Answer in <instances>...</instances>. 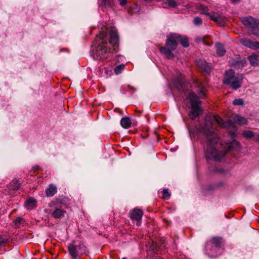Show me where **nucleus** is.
Segmentation results:
<instances>
[{
  "mask_svg": "<svg viewBox=\"0 0 259 259\" xmlns=\"http://www.w3.org/2000/svg\"><path fill=\"white\" fill-rule=\"evenodd\" d=\"M194 23L195 25H198L201 24L202 23V19L198 17H195L194 19Z\"/></svg>",
  "mask_w": 259,
  "mask_h": 259,
  "instance_id": "473e14b6",
  "label": "nucleus"
},
{
  "mask_svg": "<svg viewBox=\"0 0 259 259\" xmlns=\"http://www.w3.org/2000/svg\"><path fill=\"white\" fill-rule=\"evenodd\" d=\"M143 215V212L141 209H134L131 213L130 218L133 221H136L137 225L140 226Z\"/></svg>",
  "mask_w": 259,
  "mask_h": 259,
  "instance_id": "6e6552de",
  "label": "nucleus"
},
{
  "mask_svg": "<svg viewBox=\"0 0 259 259\" xmlns=\"http://www.w3.org/2000/svg\"><path fill=\"white\" fill-rule=\"evenodd\" d=\"M125 65L124 64H121L116 66L114 68V72L116 74H118L121 72V71L124 69Z\"/></svg>",
  "mask_w": 259,
  "mask_h": 259,
  "instance_id": "bb28decb",
  "label": "nucleus"
},
{
  "mask_svg": "<svg viewBox=\"0 0 259 259\" xmlns=\"http://www.w3.org/2000/svg\"><path fill=\"white\" fill-rule=\"evenodd\" d=\"M219 14L216 13H213L212 14H209L208 15L211 20L215 21V20L218 19Z\"/></svg>",
  "mask_w": 259,
  "mask_h": 259,
  "instance_id": "2f4dec72",
  "label": "nucleus"
},
{
  "mask_svg": "<svg viewBox=\"0 0 259 259\" xmlns=\"http://www.w3.org/2000/svg\"><path fill=\"white\" fill-rule=\"evenodd\" d=\"M119 2V4L121 6H124L127 3V0H118Z\"/></svg>",
  "mask_w": 259,
  "mask_h": 259,
  "instance_id": "c9c22d12",
  "label": "nucleus"
},
{
  "mask_svg": "<svg viewBox=\"0 0 259 259\" xmlns=\"http://www.w3.org/2000/svg\"><path fill=\"white\" fill-rule=\"evenodd\" d=\"M38 169V167H35L34 170H36V169Z\"/></svg>",
  "mask_w": 259,
  "mask_h": 259,
  "instance_id": "a19ab883",
  "label": "nucleus"
},
{
  "mask_svg": "<svg viewBox=\"0 0 259 259\" xmlns=\"http://www.w3.org/2000/svg\"><path fill=\"white\" fill-rule=\"evenodd\" d=\"M24 206L28 209H32L36 206V200L33 198H30L25 201Z\"/></svg>",
  "mask_w": 259,
  "mask_h": 259,
  "instance_id": "dca6fc26",
  "label": "nucleus"
},
{
  "mask_svg": "<svg viewBox=\"0 0 259 259\" xmlns=\"http://www.w3.org/2000/svg\"><path fill=\"white\" fill-rule=\"evenodd\" d=\"M166 4H167L168 6L172 8H175L177 6V3L175 0H167Z\"/></svg>",
  "mask_w": 259,
  "mask_h": 259,
  "instance_id": "c85d7f7f",
  "label": "nucleus"
},
{
  "mask_svg": "<svg viewBox=\"0 0 259 259\" xmlns=\"http://www.w3.org/2000/svg\"><path fill=\"white\" fill-rule=\"evenodd\" d=\"M118 41L119 36L114 28H111L109 33L100 32L96 39L97 59L111 60L113 53L118 51Z\"/></svg>",
  "mask_w": 259,
  "mask_h": 259,
  "instance_id": "f03ea898",
  "label": "nucleus"
},
{
  "mask_svg": "<svg viewBox=\"0 0 259 259\" xmlns=\"http://www.w3.org/2000/svg\"><path fill=\"white\" fill-rule=\"evenodd\" d=\"M217 23H218L219 25H221L224 23V18L223 16L221 15H219L218 19L215 20Z\"/></svg>",
  "mask_w": 259,
  "mask_h": 259,
  "instance_id": "7c9ffc66",
  "label": "nucleus"
},
{
  "mask_svg": "<svg viewBox=\"0 0 259 259\" xmlns=\"http://www.w3.org/2000/svg\"><path fill=\"white\" fill-rule=\"evenodd\" d=\"M178 42H180L183 47L186 48L189 45L188 38L176 33H171L167 36L165 45L159 48L161 53L164 55L166 58L170 59L174 57L172 51L177 48Z\"/></svg>",
  "mask_w": 259,
  "mask_h": 259,
  "instance_id": "7ed1b4c3",
  "label": "nucleus"
},
{
  "mask_svg": "<svg viewBox=\"0 0 259 259\" xmlns=\"http://www.w3.org/2000/svg\"><path fill=\"white\" fill-rule=\"evenodd\" d=\"M65 211L63 210L61 206H56L54 210L51 212V215L55 219H59L64 216Z\"/></svg>",
  "mask_w": 259,
  "mask_h": 259,
  "instance_id": "ddd939ff",
  "label": "nucleus"
},
{
  "mask_svg": "<svg viewBox=\"0 0 259 259\" xmlns=\"http://www.w3.org/2000/svg\"><path fill=\"white\" fill-rule=\"evenodd\" d=\"M216 52L217 54L220 56H223L226 53V50L224 46L220 43L215 45Z\"/></svg>",
  "mask_w": 259,
  "mask_h": 259,
  "instance_id": "aec40b11",
  "label": "nucleus"
},
{
  "mask_svg": "<svg viewBox=\"0 0 259 259\" xmlns=\"http://www.w3.org/2000/svg\"><path fill=\"white\" fill-rule=\"evenodd\" d=\"M122 259H126V258H122Z\"/></svg>",
  "mask_w": 259,
  "mask_h": 259,
  "instance_id": "37998d69",
  "label": "nucleus"
},
{
  "mask_svg": "<svg viewBox=\"0 0 259 259\" xmlns=\"http://www.w3.org/2000/svg\"><path fill=\"white\" fill-rule=\"evenodd\" d=\"M57 192V187L55 185L51 184L49 185V188L46 190V193L48 197H52Z\"/></svg>",
  "mask_w": 259,
  "mask_h": 259,
  "instance_id": "f3484780",
  "label": "nucleus"
},
{
  "mask_svg": "<svg viewBox=\"0 0 259 259\" xmlns=\"http://www.w3.org/2000/svg\"><path fill=\"white\" fill-rule=\"evenodd\" d=\"M235 72L232 69H230L226 71L224 76V82L228 84L231 80L235 78Z\"/></svg>",
  "mask_w": 259,
  "mask_h": 259,
  "instance_id": "2eb2a0df",
  "label": "nucleus"
},
{
  "mask_svg": "<svg viewBox=\"0 0 259 259\" xmlns=\"http://www.w3.org/2000/svg\"><path fill=\"white\" fill-rule=\"evenodd\" d=\"M212 245L215 246V248L223 247L224 245V242L223 238L220 237H213L205 244V250L208 255L211 257H215L218 256V253L216 251H213L211 249V247Z\"/></svg>",
  "mask_w": 259,
  "mask_h": 259,
  "instance_id": "423d86ee",
  "label": "nucleus"
},
{
  "mask_svg": "<svg viewBox=\"0 0 259 259\" xmlns=\"http://www.w3.org/2000/svg\"><path fill=\"white\" fill-rule=\"evenodd\" d=\"M242 23L246 26L253 28L258 25V22L251 16L243 17L241 19Z\"/></svg>",
  "mask_w": 259,
  "mask_h": 259,
  "instance_id": "9d476101",
  "label": "nucleus"
},
{
  "mask_svg": "<svg viewBox=\"0 0 259 259\" xmlns=\"http://www.w3.org/2000/svg\"><path fill=\"white\" fill-rule=\"evenodd\" d=\"M99 5L105 7H112L114 6V0H99Z\"/></svg>",
  "mask_w": 259,
  "mask_h": 259,
  "instance_id": "412c9836",
  "label": "nucleus"
},
{
  "mask_svg": "<svg viewBox=\"0 0 259 259\" xmlns=\"http://www.w3.org/2000/svg\"><path fill=\"white\" fill-rule=\"evenodd\" d=\"M214 120L218 124L219 126L222 128H229V127H234L235 123L240 125L246 124L247 120L244 117H241L237 114H234L232 117V119H229L226 122H224L223 120L218 115L213 116Z\"/></svg>",
  "mask_w": 259,
  "mask_h": 259,
  "instance_id": "20e7f679",
  "label": "nucleus"
},
{
  "mask_svg": "<svg viewBox=\"0 0 259 259\" xmlns=\"http://www.w3.org/2000/svg\"><path fill=\"white\" fill-rule=\"evenodd\" d=\"M140 112H139V113L138 114H137V116H139L140 115Z\"/></svg>",
  "mask_w": 259,
  "mask_h": 259,
  "instance_id": "79ce46f5",
  "label": "nucleus"
},
{
  "mask_svg": "<svg viewBox=\"0 0 259 259\" xmlns=\"http://www.w3.org/2000/svg\"><path fill=\"white\" fill-rule=\"evenodd\" d=\"M197 131L205 137L206 148L205 156L206 158L220 161L232 149L240 148V143L234 140L231 143H218L219 137L213 127V121L210 117H206L204 125L197 124L195 126Z\"/></svg>",
  "mask_w": 259,
  "mask_h": 259,
  "instance_id": "f257e3e1",
  "label": "nucleus"
},
{
  "mask_svg": "<svg viewBox=\"0 0 259 259\" xmlns=\"http://www.w3.org/2000/svg\"><path fill=\"white\" fill-rule=\"evenodd\" d=\"M242 136L247 138H253L255 141L259 142V133H254L251 131L245 130L242 132Z\"/></svg>",
  "mask_w": 259,
  "mask_h": 259,
  "instance_id": "4468645a",
  "label": "nucleus"
},
{
  "mask_svg": "<svg viewBox=\"0 0 259 259\" xmlns=\"http://www.w3.org/2000/svg\"><path fill=\"white\" fill-rule=\"evenodd\" d=\"M197 65L203 71L209 73L211 71V65L205 61L199 60L197 61Z\"/></svg>",
  "mask_w": 259,
  "mask_h": 259,
  "instance_id": "f8f14e48",
  "label": "nucleus"
},
{
  "mask_svg": "<svg viewBox=\"0 0 259 259\" xmlns=\"http://www.w3.org/2000/svg\"><path fill=\"white\" fill-rule=\"evenodd\" d=\"M239 41L242 45L249 49L257 50V48H259V42L253 41L250 39L243 38Z\"/></svg>",
  "mask_w": 259,
  "mask_h": 259,
  "instance_id": "1a4fd4ad",
  "label": "nucleus"
},
{
  "mask_svg": "<svg viewBox=\"0 0 259 259\" xmlns=\"http://www.w3.org/2000/svg\"><path fill=\"white\" fill-rule=\"evenodd\" d=\"M197 91L198 92L199 97L203 98L205 97L206 90L205 87L203 84H198V89Z\"/></svg>",
  "mask_w": 259,
  "mask_h": 259,
  "instance_id": "a211bd4d",
  "label": "nucleus"
},
{
  "mask_svg": "<svg viewBox=\"0 0 259 259\" xmlns=\"http://www.w3.org/2000/svg\"><path fill=\"white\" fill-rule=\"evenodd\" d=\"M6 242V240L5 239H3L2 240L0 241V245H2L4 243H5Z\"/></svg>",
  "mask_w": 259,
  "mask_h": 259,
  "instance_id": "4c0bfd02",
  "label": "nucleus"
},
{
  "mask_svg": "<svg viewBox=\"0 0 259 259\" xmlns=\"http://www.w3.org/2000/svg\"><path fill=\"white\" fill-rule=\"evenodd\" d=\"M184 76L182 74H181L178 78L175 80L174 83L178 87L183 89V86L184 83Z\"/></svg>",
  "mask_w": 259,
  "mask_h": 259,
  "instance_id": "4be33fe9",
  "label": "nucleus"
},
{
  "mask_svg": "<svg viewBox=\"0 0 259 259\" xmlns=\"http://www.w3.org/2000/svg\"><path fill=\"white\" fill-rule=\"evenodd\" d=\"M221 248L220 247H216L215 248V246H212V247H211V249L213 251H216L217 253H218V255L220 254V252H219V250Z\"/></svg>",
  "mask_w": 259,
  "mask_h": 259,
  "instance_id": "f704fd0d",
  "label": "nucleus"
},
{
  "mask_svg": "<svg viewBox=\"0 0 259 259\" xmlns=\"http://www.w3.org/2000/svg\"><path fill=\"white\" fill-rule=\"evenodd\" d=\"M233 104L235 105H242L243 100L242 99H236L233 101Z\"/></svg>",
  "mask_w": 259,
  "mask_h": 259,
  "instance_id": "c756f323",
  "label": "nucleus"
},
{
  "mask_svg": "<svg viewBox=\"0 0 259 259\" xmlns=\"http://www.w3.org/2000/svg\"><path fill=\"white\" fill-rule=\"evenodd\" d=\"M243 80V76L241 74H237L236 75L235 78L230 81L228 84L230 85L231 88L234 90H237L239 88L242 84Z\"/></svg>",
  "mask_w": 259,
  "mask_h": 259,
  "instance_id": "9b49d317",
  "label": "nucleus"
},
{
  "mask_svg": "<svg viewBox=\"0 0 259 259\" xmlns=\"http://www.w3.org/2000/svg\"><path fill=\"white\" fill-rule=\"evenodd\" d=\"M232 1L233 3H235L238 2L239 0H232Z\"/></svg>",
  "mask_w": 259,
  "mask_h": 259,
  "instance_id": "58836bf2",
  "label": "nucleus"
},
{
  "mask_svg": "<svg viewBox=\"0 0 259 259\" xmlns=\"http://www.w3.org/2000/svg\"><path fill=\"white\" fill-rule=\"evenodd\" d=\"M170 194L169 193L167 189H164L162 191V198L165 200L168 199L170 197Z\"/></svg>",
  "mask_w": 259,
  "mask_h": 259,
  "instance_id": "a878e982",
  "label": "nucleus"
},
{
  "mask_svg": "<svg viewBox=\"0 0 259 259\" xmlns=\"http://www.w3.org/2000/svg\"><path fill=\"white\" fill-rule=\"evenodd\" d=\"M203 42L205 45H207V46H211V44L208 42L206 40H205L204 39H203Z\"/></svg>",
  "mask_w": 259,
  "mask_h": 259,
  "instance_id": "e433bc0d",
  "label": "nucleus"
},
{
  "mask_svg": "<svg viewBox=\"0 0 259 259\" xmlns=\"http://www.w3.org/2000/svg\"><path fill=\"white\" fill-rule=\"evenodd\" d=\"M68 252L73 259H76L80 255L87 252L85 246L81 243L75 245L70 244L68 246Z\"/></svg>",
  "mask_w": 259,
  "mask_h": 259,
  "instance_id": "0eeeda50",
  "label": "nucleus"
},
{
  "mask_svg": "<svg viewBox=\"0 0 259 259\" xmlns=\"http://www.w3.org/2000/svg\"><path fill=\"white\" fill-rule=\"evenodd\" d=\"M12 185L13 186L12 189L15 191L18 190L20 187V183L19 180L13 181L12 182Z\"/></svg>",
  "mask_w": 259,
  "mask_h": 259,
  "instance_id": "393cba45",
  "label": "nucleus"
},
{
  "mask_svg": "<svg viewBox=\"0 0 259 259\" xmlns=\"http://www.w3.org/2000/svg\"><path fill=\"white\" fill-rule=\"evenodd\" d=\"M236 129H234V131H233V132H232V134H235V132H236Z\"/></svg>",
  "mask_w": 259,
  "mask_h": 259,
  "instance_id": "ea45409f",
  "label": "nucleus"
},
{
  "mask_svg": "<svg viewBox=\"0 0 259 259\" xmlns=\"http://www.w3.org/2000/svg\"><path fill=\"white\" fill-rule=\"evenodd\" d=\"M248 59L249 61L250 64L252 66H257V56L256 55H251L248 57Z\"/></svg>",
  "mask_w": 259,
  "mask_h": 259,
  "instance_id": "5701e85b",
  "label": "nucleus"
},
{
  "mask_svg": "<svg viewBox=\"0 0 259 259\" xmlns=\"http://www.w3.org/2000/svg\"><path fill=\"white\" fill-rule=\"evenodd\" d=\"M188 98L191 104L189 116L191 119L194 120L202 112V110L200 107L201 101L199 100L198 97L194 92L191 93Z\"/></svg>",
  "mask_w": 259,
  "mask_h": 259,
  "instance_id": "39448f33",
  "label": "nucleus"
},
{
  "mask_svg": "<svg viewBox=\"0 0 259 259\" xmlns=\"http://www.w3.org/2000/svg\"><path fill=\"white\" fill-rule=\"evenodd\" d=\"M120 124L124 128L130 127L132 124L131 119L128 117L122 118L120 120Z\"/></svg>",
  "mask_w": 259,
  "mask_h": 259,
  "instance_id": "6ab92c4d",
  "label": "nucleus"
},
{
  "mask_svg": "<svg viewBox=\"0 0 259 259\" xmlns=\"http://www.w3.org/2000/svg\"><path fill=\"white\" fill-rule=\"evenodd\" d=\"M22 219L21 218H17L14 221L15 226L16 228L19 227V224L21 223Z\"/></svg>",
  "mask_w": 259,
  "mask_h": 259,
  "instance_id": "72a5a7b5",
  "label": "nucleus"
},
{
  "mask_svg": "<svg viewBox=\"0 0 259 259\" xmlns=\"http://www.w3.org/2000/svg\"><path fill=\"white\" fill-rule=\"evenodd\" d=\"M198 9L201 11V13L204 14L205 15H209V13H208V9L206 6L203 5H200L198 6Z\"/></svg>",
  "mask_w": 259,
  "mask_h": 259,
  "instance_id": "b1692460",
  "label": "nucleus"
},
{
  "mask_svg": "<svg viewBox=\"0 0 259 259\" xmlns=\"http://www.w3.org/2000/svg\"><path fill=\"white\" fill-rule=\"evenodd\" d=\"M113 66H112L110 68H108L106 67H104V73L106 75V77H108L112 75V68Z\"/></svg>",
  "mask_w": 259,
  "mask_h": 259,
  "instance_id": "cd10ccee",
  "label": "nucleus"
}]
</instances>
